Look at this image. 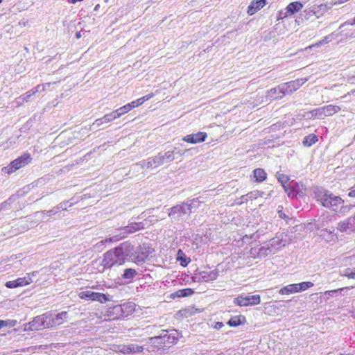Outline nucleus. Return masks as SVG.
Here are the masks:
<instances>
[{
    "label": "nucleus",
    "mask_w": 355,
    "mask_h": 355,
    "mask_svg": "<svg viewBox=\"0 0 355 355\" xmlns=\"http://www.w3.org/2000/svg\"><path fill=\"white\" fill-rule=\"evenodd\" d=\"M132 250L133 246L130 243L123 242L114 249L105 253L102 265L107 268H110L114 265H122L126 257L132 253Z\"/></svg>",
    "instance_id": "f257e3e1"
},
{
    "label": "nucleus",
    "mask_w": 355,
    "mask_h": 355,
    "mask_svg": "<svg viewBox=\"0 0 355 355\" xmlns=\"http://www.w3.org/2000/svg\"><path fill=\"white\" fill-rule=\"evenodd\" d=\"M315 198L323 207L338 214L345 215L349 211V207L344 205V200L329 191L320 190L315 193Z\"/></svg>",
    "instance_id": "f03ea898"
},
{
    "label": "nucleus",
    "mask_w": 355,
    "mask_h": 355,
    "mask_svg": "<svg viewBox=\"0 0 355 355\" xmlns=\"http://www.w3.org/2000/svg\"><path fill=\"white\" fill-rule=\"evenodd\" d=\"M144 228V224L143 222L131 223L127 226L116 229L115 234L113 236L107 238L105 240H101L100 244L117 242L126 238L130 234L135 233V232L143 230Z\"/></svg>",
    "instance_id": "7ed1b4c3"
},
{
    "label": "nucleus",
    "mask_w": 355,
    "mask_h": 355,
    "mask_svg": "<svg viewBox=\"0 0 355 355\" xmlns=\"http://www.w3.org/2000/svg\"><path fill=\"white\" fill-rule=\"evenodd\" d=\"M198 202V199H193L190 203L184 202L177 205L168 209V215L171 219L178 220L184 215L191 213L193 207Z\"/></svg>",
    "instance_id": "20e7f679"
},
{
    "label": "nucleus",
    "mask_w": 355,
    "mask_h": 355,
    "mask_svg": "<svg viewBox=\"0 0 355 355\" xmlns=\"http://www.w3.org/2000/svg\"><path fill=\"white\" fill-rule=\"evenodd\" d=\"M128 308H130V311H132L133 310V304H123L110 307L103 314V316H101L99 318L103 320H114L119 319L121 317H124V309Z\"/></svg>",
    "instance_id": "39448f33"
},
{
    "label": "nucleus",
    "mask_w": 355,
    "mask_h": 355,
    "mask_svg": "<svg viewBox=\"0 0 355 355\" xmlns=\"http://www.w3.org/2000/svg\"><path fill=\"white\" fill-rule=\"evenodd\" d=\"M49 316L50 312L36 316L32 321L24 324V331H38L49 328L48 324V318Z\"/></svg>",
    "instance_id": "423d86ee"
},
{
    "label": "nucleus",
    "mask_w": 355,
    "mask_h": 355,
    "mask_svg": "<svg viewBox=\"0 0 355 355\" xmlns=\"http://www.w3.org/2000/svg\"><path fill=\"white\" fill-rule=\"evenodd\" d=\"M31 161V157L28 154H24L15 159L10 164L1 169L2 173L5 174H11L17 170L25 166Z\"/></svg>",
    "instance_id": "0eeeda50"
},
{
    "label": "nucleus",
    "mask_w": 355,
    "mask_h": 355,
    "mask_svg": "<svg viewBox=\"0 0 355 355\" xmlns=\"http://www.w3.org/2000/svg\"><path fill=\"white\" fill-rule=\"evenodd\" d=\"M284 191L287 193L288 197L294 198L297 196H303L306 188L302 183L291 181L288 183V186H284Z\"/></svg>",
    "instance_id": "6e6552de"
},
{
    "label": "nucleus",
    "mask_w": 355,
    "mask_h": 355,
    "mask_svg": "<svg viewBox=\"0 0 355 355\" xmlns=\"http://www.w3.org/2000/svg\"><path fill=\"white\" fill-rule=\"evenodd\" d=\"M260 302L259 295H239L234 300V304L240 306L257 305Z\"/></svg>",
    "instance_id": "1a4fd4ad"
},
{
    "label": "nucleus",
    "mask_w": 355,
    "mask_h": 355,
    "mask_svg": "<svg viewBox=\"0 0 355 355\" xmlns=\"http://www.w3.org/2000/svg\"><path fill=\"white\" fill-rule=\"evenodd\" d=\"M78 297L82 300L98 301L101 303H105L108 301V298L105 294L92 291H81L78 293Z\"/></svg>",
    "instance_id": "9d476101"
},
{
    "label": "nucleus",
    "mask_w": 355,
    "mask_h": 355,
    "mask_svg": "<svg viewBox=\"0 0 355 355\" xmlns=\"http://www.w3.org/2000/svg\"><path fill=\"white\" fill-rule=\"evenodd\" d=\"M270 248L273 252L275 253L282 248L286 246L290 243V239H287V235L284 233L281 234L279 236L272 239L268 241Z\"/></svg>",
    "instance_id": "9b49d317"
},
{
    "label": "nucleus",
    "mask_w": 355,
    "mask_h": 355,
    "mask_svg": "<svg viewBox=\"0 0 355 355\" xmlns=\"http://www.w3.org/2000/svg\"><path fill=\"white\" fill-rule=\"evenodd\" d=\"M163 164L162 159L161 158V153L157 155L148 157L146 159L141 161L137 163V165L141 166L142 168H155Z\"/></svg>",
    "instance_id": "f8f14e48"
},
{
    "label": "nucleus",
    "mask_w": 355,
    "mask_h": 355,
    "mask_svg": "<svg viewBox=\"0 0 355 355\" xmlns=\"http://www.w3.org/2000/svg\"><path fill=\"white\" fill-rule=\"evenodd\" d=\"M218 276V272L216 270H203L195 273L193 279L197 282H209L215 280Z\"/></svg>",
    "instance_id": "ddd939ff"
},
{
    "label": "nucleus",
    "mask_w": 355,
    "mask_h": 355,
    "mask_svg": "<svg viewBox=\"0 0 355 355\" xmlns=\"http://www.w3.org/2000/svg\"><path fill=\"white\" fill-rule=\"evenodd\" d=\"M307 80V78H300L288 83H285L282 84V89H284V92L286 95L290 94L297 90Z\"/></svg>",
    "instance_id": "4468645a"
},
{
    "label": "nucleus",
    "mask_w": 355,
    "mask_h": 355,
    "mask_svg": "<svg viewBox=\"0 0 355 355\" xmlns=\"http://www.w3.org/2000/svg\"><path fill=\"white\" fill-rule=\"evenodd\" d=\"M67 311H62L55 315L50 312V316L48 318L49 327L52 328L63 324L67 320Z\"/></svg>",
    "instance_id": "2eb2a0df"
},
{
    "label": "nucleus",
    "mask_w": 355,
    "mask_h": 355,
    "mask_svg": "<svg viewBox=\"0 0 355 355\" xmlns=\"http://www.w3.org/2000/svg\"><path fill=\"white\" fill-rule=\"evenodd\" d=\"M164 339L165 338H163L162 334L159 336L148 338V343L149 344V346L148 347V350L149 352H156L163 347L166 346Z\"/></svg>",
    "instance_id": "dca6fc26"
},
{
    "label": "nucleus",
    "mask_w": 355,
    "mask_h": 355,
    "mask_svg": "<svg viewBox=\"0 0 355 355\" xmlns=\"http://www.w3.org/2000/svg\"><path fill=\"white\" fill-rule=\"evenodd\" d=\"M207 137V135L206 132H198L196 134H191L184 136L182 138V141L192 144H196L204 141L206 139Z\"/></svg>",
    "instance_id": "f3484780"
},
{
    "label": "nucleus",
    "mask_w": 355,
    "mask_h": 355,
    "mask_svg": "<svg viewBox=\"0 0 355 355\" xmlns=\"http://www.w3.org/2000/svg\"><path fill=\"white\" fill-rule=\"evenodd\" d=\"M118 350L124 354H134L141 352L144 350V347L136 344H128L127 345L118 346Z\"/></svg>",
    "instance_id": "a211bd4d"
},
{
    "label": "nucleus",
    "mask_w": 355,
    "mask_h": 355,
    "mask_svg": "<svg viewBox=\"0 0 355 355\" xmlns=\"http://www.w3.org/2000/svg\"><path fill=\"white\" fill-rule=\"evenodd\" d=\"M285 93L284 89H282V84L279 86L271 89L270 90L267 92L266 98L269 100H276L279 98H282L284 96H285Z\"/></svg>",
    "instance_id": "6ab92c4d"
},
{
    "label": "nucleus",
    "mask_w": 355,
    "mask_h": 355,
    "mask_svg": "<svg viewBox=\"0 0 355 355\" xmlns=\"http://www.w3.org/2000/svg\"><path fill=\"white\" fill-rule=\"evenodd\" d=\"M164 334H162L163 338L166 343V345H172L177 343L178 340L179 333L176 330H173L170 333L166 331H163Z\"/></svg>",
    "instance_id": "aec40b11"
},
{
    "label": "nucleus",
    "mask_w": 355,
    "mask_h": 355,
    "mask_svg": "<svg viewBox=\"0 0 355 355\" xmlns=\"http://www.w3.org/2000/svg\"><path fill=\"white\" fill-rule=\"evenodd\" d=\"M266 4V0L253 1L249 5L247 12L248 15H252L254 13H256L258 10L261 9Z\"/></svg>",
    "instance_id": "412c9836"
},
{
    "label": "nucleus",
    "mask_w": 355,
    "mask_h": 355,
    "mask_svg": "<svg viewBox=\"0 0 355 355\" xmlns=\"http://www.w3.org/2000/svg\"><path fill=\"white\" fill-rule=\"evenodd\" d=\"M116 119L114 112H112L109 114L104 115L103 117L97 119L92 125L91 127L98 128L105 123H109L113 120Z\"/></svg>",
    "instance_id": "4be33fe9"
},
{
    "label": "nucleus",
    "mask_w": 355,
    "mask_h": 355,
    "mask_svg": "<svg viewBox=\"0 0 355 355\" xmlns=\"http://www.w3.org/2000/svg\"><path fill=\"white\" fill-rule=\"evenodd\" d=\"M37 272L34 271L31 273L26 274V275L24 277L17 278L16 280L17 282V283L18 284V286L19 287L24 286L28 285L31 283H32L33 282L32 277L35 276L37 275Z\"/></svg>",
    "instance_id": "5701e85b"
},
{
    "label": "nucleus",
    "mask_w": 355,
    "mask_h": 355,
    "mask_svg": "<svg viewBox=\"0 0 355 355\" xmlns=\"http://www.w3.org/2000/svg\"><path fill=\"white\" fill-rule=\"evenodd\" d=\"M303 8V4L300 1H293L290 3L286 8L288 15H293L295 13L301 10Z\"/></svg>",
    "instance_id": "b1692460"
},
{
    "label": "nucleus",
    "mask_w": 355,
    "mask_h": 355,
    "mask_svg": "<svg viewBox=\"0 0 355 355\" xmlns=\"http://www.w3.org/2000/svg\"><path fill=\"white\" fill-rule=\"evenodd\" d=\"M324 110L323 107H320L306 112L304 116L309 119L314 118L323 119L325 117Z\"/></svg>",
    "instance_id": "393cba45"
},
{
    "label": "nucleus",
    "mask_w": 355,
    "mask_h": 355,
    "mask_svg": "<svg viewBox=\"0 0 355 355\" xmlns=\"http://www.w3.org/2000/svg\"><path fill=\"white\" fill-rule=\"evenodd\" d=\"M40 87H42V86H36L35 87H34L33 89L28 91L27 92H26L25 94H24L23 95L20 96L18 98H17V103H22L24 102H27L28 101L29 98L35 95L36 93L39 92V88Z\"/></svg>",
    "instance_id": "a878e982"
},
{
    "label": "nucleus",
    "mask_w": 355,
    "mask_h": 355,
    "mask_svg": "<svg viewBox=\"0 0 355 355\" xmlns=\"http://www.w3.org/2000/svg\"><path fill=\"white\" fill-rule=\"evenodd\" d=\"M334 220V216L331 215H322L316 224L317 229H322L325 227L329 223Z\"/></svg>",
    "instance_id": "bb28decb"
},
{
    "label": "nucleus",
    "mask_w": 355,
    "mask_h": 355,
    "mask_svg": "<svg viewBox=\"0 0 355 355\" xmlns=\"http://www.w3.org/2000/svg\"><path fill=\"white\" fill-rule=\"evenodd\" d=\"M258 257L259 258L265 257L270 254H274L272 250L270 248V245L268 243H265L263 245L258 248Z\"/></svg>",
    "instance_id": "cd10ccee"
},
{
    "label": "nucleus",
    "mask_w": 355,
    "mask_h": 355,
    "mask_svg": "<svg viewBox=\"0 0 355 355\" xmlns=\"http://www.w3.org/2000/svg\"><path fill=\"white\" fill-rule=\"evenodd\" d=\"M279 293L283 295L298 293L297 284H292L287 285L284 287H282L279 290Z\"/></svg>",
    "instance_id": "c85d7f7f"
},
{
    "label": "nucleus",
    "mask_w": 355,
    "mask_h": 355,
    "mask_svg": "<svg viewBox=\"0 0 355 355\" xmlns=\"http://www.w3.org/2000/svg\"><path fill=\"white\" fill-rule=\"evenodd\" d=\"M352 228L350 218L340 221L337 225V230L341 232H347Z\"/></svg>",
    "instance_id": "c756f323"
},
{
    "label": "nucleus",
    "mask_w": 355,
    "mask_h": 355,
    "mask_svg": "<svg viewBox=\"0 0 355 355\" xmlns=\"http://www.w3.org/2000/svg\"><path fill=\"white\" fill-rule=\"evenodd\" d=\"M266 173L263 168H256L253 171V176L257 182H261L266 179Z\"/></svg>",
    "instance_id": "7c9ffc66"
},
{
    "label": "nucleus",
    "mask_w": 355,
    "mask_h": 355,
    "mask_svg": "<svg viewBox=\"0 0 355 355\" xmlns=\"http://www.w3.org/2000/svg\"><path fill=\"white\" fill-rule=\"evenodd\" d=\"M325 116H331L335 113L338 112L340 110L339 106L334 105H328L327 106L322 107Z\"/></svg>",
    "instance_id": "2f4dec72"
},
{
    "label": "nucleus",
    "mask_w": 355,
    "mask_h": 355,
    "mask_svg": "<svg viewBox=\"0 0 355 355\" xmlns=\"http://www.w3.org/2000/svg\"><path fill=\"white\" fill-rule=\"evenodd\" d=\"M318 141V137L314 134H311L304 137L303 144L305 146H311Z\"/></svg>",
    "instance_id": "473e14b6"
},
{
    "label": "nucleus",
    "mask_w": 355,
    "mask_h": 355,
    "mask_svg": "<svg viewBox=\"0 0 355 355\" xmlns=\"http://www.w3.org/2000/svg\"><path fill=\"white\" fill-rule=\"evenodd\" d=\"M175 150H168L164 154L161 153V158L164 162H171L174 160Z\"/></svg>",
    "instance_id": "72a5a7b5"
},
{
    "label": "nucleus",
    "mask_w": 355,
    "mask_h": 355,
    "mask_svg": "<svg viewBox=\"0 0 355 355\" xmlns=\"http://www.w3.org/2000/svg\"><path fill=\"white\" fill-rule=\"evenodd\" d=\"M332 36L333 33L330 34L329 35L325 36L322 40H320L319 42H316L314 44H312L306 48L307 49H312L313 47H319L322 44H328L329 42L332 40Z\"/></svg>",
    "instance_id": "f704fd0d"
},
{
    "label": "nucleus",
    "mask_w": 355,
    "mask_h": 355,
    "mask_svg": "<svg viewBox=\"0 0 355 355\" xmlns=\"http://www.w3.org/2000/svg\"><path fill=\"white\" fill-rule=\"evenodd\" d=\"M128 112H130L129 106H127L126 105L113 111V112H114L115 114V116L116 119L119 118L124 114L128 113Z\"/></svg>",
    "instance_id": "c9c22d12"
},
{
    "label": "nucleus",
    "mask_w": 355,
    "mask_h": 355,
    "mask_svg": "<svg viewBox=\"0 0 355 355\" xmlns=\"http://www.w3.org/2000/svg\"><path fill=\"white\" fill-rule=\"evenodd\" d=\"M296 284L297 286L298 292L304 291L308 288L313 286V284L311 282H304Z\"/></svg>",
    "instance_id": "e433bc0d"
},
{
    "label": "nucleus",
    "mask_w": 355,
    "mask_h": 355,
    "mask_svg": "<svg viewBox=\"0 0 355 355\" xmlns=\"http://www.w3.org/2000/svg\"><path fill=\"white\" fill-rule=\"evenodd\" d=\"M137 274V271L132 268H127L124 270L123 277L124 279H132Z\"/></svg>",
    "instance_id": "4c0bfd02"
},
{
    "label": "nucleus",
    "mask_w": 355,
    "mask_h": 355,
    "mask_svg": "<svg viewBox=\"0 0 355 355\" xmlns=\"http://www.w3.org/2000/svg\"><path fill=\"white\" fill-rule=\"evenodd\" d=\"M17 322L15 320H0V329L4 327H13L17 324Z\"/></svg>",
    "instance_id": "58836bf2"
},
{
    "label": "nucleus",
    "mask_w": 355,
    "mask_h": 355,
    "mask_svg": "<svg viewBox=\"0 0 355 355\" xmlns=\"http://www.w3.org/2000/svg\"><path fill=\"white\" fill-rule=\"evenodd\" d=\"M277 178L278 181L282 184L284 188V186H288L287 183L289 181V178L288 177V175L282 173H277Z\"/></svg>",
    "instance_id": "ea45409f"
},
{
    "label": "nucleus",
    "mask_w": 355,
    "mask_h": 355,
    "mask_svg": "<svg viewBox=\"0 0 355 355\" xmlns=\"http://www.w3.org/2000/svg\"><path fill=\"white\" fill-rule=\"evenodd\" d=\"M154 94L153 93L148 94L141 98H139L137 100H135L136 105L138 106L142 105L145 101L150 100L151 98H153Z\"/></svg>",
    "instance_id": "a19ab883"
},
{
    "label": "nucleus",
    "mask_w": 355,
    "mask_h": 355,
    "mask_svg": "<svg viewBox=\"0 0 355 355\" xmlns=\"http://www.w3.org/2000/svg\"><path fill=\"white\" fill-rule=\"evenodd\" d=\"M343 275L349 279H355V268H346L344 270Z\"/></svg>",
    "instance_id": "79ce46f5"
},
{
    "label": "nucleus",
    "mask_w": 355,
    "mask_h": 355,
    "mask_svg": "<svg viewBox=\"0 0 355 355\" xmlns=\"http://www.w3.org/2000/svg\"><path fill=\"white\" fill-rule=\"evenodd\" d=\"M334 5V3L331 2L329 4L322 3V4H320V5H317V6H318V8L320 9L321 13H322L324 15L327 11L330 10Z\"/></svg>",
    "instance_id": "37998d69"
},
{
    "label": "nucleus",
    "mask_w": 355,
    "mask_h": 355,
    "mask_svg": "<svg viewBox=\"0 0 355 355\" xmlns=\"http://www.w3.org/2000/svg\"><path fill=\"white\" fill-rule=\"evenodd\" d=\"M193 293V291L191 288H186L182 290H179L177 291L176 295L178 297H185L190 295Z\"/></svg>",
    "instance_id": "c03bdc74"
},
{
    "label": "nucleus",
    "mask_w": 355,
    "mask_h": 355,
    "mask_svg": "<svg viewBox=\"0 0 355 355\" xmlns=\"http://www.w3.org/2000/svg\"><path fill=\"white\" fill-rule=\"evenodd\" d=\"M227 323L230 326L237 327L241 323V318L240 316L233 317L228 321Z\"/></svg>",
    "instance_id": "a18cd8bd"
},
{
    "label": "nucleus",
    "mask_w": 355,
    "mask_h": 355,
    "mask_svg": "<svg viewBox=\"0 0 355 355\" xmlns=\"http://www.w3.org/2000/svg\"><path fill=\"white\" fill-rule=\"evenodd\" d=\"M302 16L305 19H309L311 17L314 16V14L312 11V7L311 6L309 8L303 10V12H302Z\"/></svg>",
    "instance_id": "49530a36"
},
{
    "label": "nucleus",
    "mask_w": 355,
    "mask_h": 355,
    "mask_svg": "<svg viewBox=\"0 0 355 355\" xmlns=\"http://www.w3.org/2000/svg\"><path fill=\"white\" fill-rule=\"evenodd\" d=\"M72 203L68 205V202H63L60 203L55 208L57 212H59L60 210H66L67 207H71Z\"/></svg>",
    "instance_id": "de8ad7c7"
},
{
    "label": "nucleus",
    "mask_w": 355,
    "mask_h": 355,
    "mask_svg": "<svg viewBox=\"0 0 355 355\" xmlns=\"http://www.w3.org/2000/svg\"><path fill=\"white\" fill-rule=\"evenodd\" d=\"M349 288H350L349 287H344V288H338V289H336V290L328 291H326L324 293V294L329 297H332L333 295L336 293L341 292L344 290H347V289H349Z\"/></svg>",
    "instance_id": "09e8293b"
},
{
    "label": "nucleus",
    "mask_w": 355,
    "mask_h": 355,
    "mask_svg": "<svg viewBox=\"0 0 355 355\" xmlns=\"http://www.w3.org/2000/svg\"><path fill=\"white\" fill-rule=\"evenodd\" d=\"M311 7H312V11L314 14V16H315L316 18H319L322 15H323V14L321 13L320 9L318 8L317 5H313Z\"/></svg>",
    "instance_id": "8fccbe9b"
},
{
    "label": "nucleus",
    "mask_w": 355,
    "mask_h": 355,
    "mask_svg": "<svg viewBox=\"0 0 355 355\" xmlns=\"http://www.w3.org/2000/svg\"><path fill=\"white\" fill-rule=\"evenodd\" d=\"M17 280L8 281L6 283V286L8 288H15L19 287Z\"/></svg>",
    "instance_id": "3c124183"
},
{
    "label": "nucleus",
    "mask_w": 355,
    "mask_h": 355,
    "mask_svg": "<svg viewBox=\"0 0 355 355\" xmlns=\"http://www.w3.org/2000/svg\"><path fill=\"white\" fill-rule=\"evenodd\" d=\"M258 248H251V250H250V255L251 257L252 258H259V257H258Z\"/></svg>",
    "instance_id": "603ef678"
},
{
    "label": "nucleus",
    "mask_w": 355,
    "mask_h": 355,
    "mask_svg": "<svg viewBox=\"0 0 355 355\" xmlns=\"http://www.w3.org/2000/svg\"><path fill=\"white\" fill-rule=\"evenodd\" d=\"M288 15V14L287 11L284 12V11L281 10L278 13L277 19L278 20L282 19L286 17Z\"/></svg>",
    "instance_id": "864d4df0"
},
{
    "label": "nucleus",
    "mask_w": 355,
    "mask_h": 355,
    "mask_svg": "<svg viewBox=\"0 0 355 355\" xmlns=\"http://www.w3.org/2000/svg\"><path fill=\"white\" fill-rule=\"evenodd\" d=\"M258 193L259 192L258 191H254V192H250L248 194V200H252L253 199H256L258 196Z\"/></svg>",
    "instance_id": "5fc2aeb1"
},
{
    "label": "nucleus",
    "mask_w": 355,
    "mask_h": 355,
    "mask_svg": "<svg viewBox=\"0 0 355 355\" xmlns=\"http://www.w3.org/2000/svg\"><path fill=\"white\" fill-rule=\"evenodd\" d=\"M178 259L180 261V264L182 266H186L190 260H187V258L186 257H180L178 258Z\"/></svg>",
    "instance_id": "6e6d98bb"
},
{
    "label": "nucleus",
    "mask_w": 355,
    "mask_h": 355,
    "mask_svg": "<svg viewBox=\"0 0 355 355\" xmlns=\"http://www.w3.org/2000/svg\"><path fill=\"white\" fill-rule=\"evenodd\" d=\"M347 195L350 198H355V185L349 189Z\"/></svg>",
    "instance_id": "4d7b16f0"
},
{
    "label": "nucleus",
    "mask_w": 355,
    "mask_h": 355,
    "mask_svg": "<svg viewBox=\"0 0 355 355\" xmlns=\"http://www.w3.org/2000/svg\"><path fill=\"white\" fill-rule=\"evenodd\" d=\"M127 106H129L130 111L132 110L133 108L137 107V105H136L135 101H132L130 103L126 104Z\"/></svg>",
    "instance_id": "13d9d810"
},
{
    "label": "nucleus",
    "mask_w": 355,
    "mask_h": 355,
    "mask_svg": "<svg viewBox=\"0 0 355 355\" xmlns=\"http://www.w3.org/2000/svg\"><path fill=\"white\" fill-rule=\"evenodd\" d=\"M50 85H51L50 83H46V84H43V85H38L37 86H42V87H40L39 88V92L44 91L46 89V87H49Z\"/></svg>",
    "instance_id": "bf43d9fd"
},
{
    "label": "nucleus",
    "mask_w": 355,
    "mask_h": 355,
    "mask_svg": "<svg viewBox=\"0 0 355 355\" xmlns=\"http://www.w3.org/2000/svg\"><path fill=\"white\" fill-rule=\"evenodd\" d=\"M224 326L223 323L221 322H217L215 323L214 329H220Z\"/></svg>",
    "instance_id": "052dcab7"
},
{
    "label": "nucleus",
    "mask_w": 355,
    "mask_h": 355,
    "mask_svg": "<svg viewBox=\"0 0 355 355\" xmlns=\"http://www.w3.org/2000/svg\"><path fill=\"white\" fill-rule=\"evenodd\" d=\"M57 211L56 209H51V210H49V211H46V214L49 216H51L53 215H55V214H57Z\"/></svg>",
    "instance_id": "680f3d73"
},
{
    "label": "nucleus",
    "mask_w": 355,
    "mask_h": 355,
    "mask_svg": "<svg viewBox=\"0 0 355 355\" xmlns=\"http://www.w3.org/2000/svg\"><path fill=\"white\" fill-rule=\"evenodd\" d=\"M240 200H243V202H247V201H248V194L243 195V196L240 198Z\"/></svg>",
    "instance_id": "e2e57ef3"
},
{
    "label": "nucleus",
    "mask_w": 355,
    "mask_h": 355,
    "mask_svg": "<svg viewBox=\"0 0 355 355\" xmlns=\"http://www.w3.org/2000/svg\"><path fill=\"white\" fill-rule=\"evenodd\" d=\"M135 309L133 308V310L132 311H130V308H128L126 309H124V311H125V315H128L129 313H131L134 311Z\"/></svg>",
    "instance_id": "0e129e2a"
},
{
    "label": "nucleus",
    "mask_w": 355,
    "mask_h": 355,
    "mask_svg": "<svg viewBox=\"0 0 355 355\" xmlns=\"http://www.w3.org/2000/svg\"><path fill=\"white\" fill-rule=\"evenodd\" d=\"M8 202L6 201V202H3V203H1L0 205V211L2 210V209H4L7 205Z\"/></svg>",
    "instance_id": "69168bd1"
},
{
    "label": "nucleus",
    "mask_w": 355,
    "mask_h": 355,
    "mask_svg": "<svg viewBox=\"0 0 355 355\" xmlns=\"http://www.w3.org/2000/svg\"><path fill=\"white\" fill-rule=\"evenodd\" d=\"M235 203L238 205H241L242 203H243V200H241L240 198L239 199H237L235 202Z\"/></svg>",
    "instance_id": "338daca9"
},
{
    "label": "nucleus",
    "mask_w": 355,
    "mask_h": 355,
    "mask_svg": "<svg viewBox=\"0 0 355 355\" xmlns=\"http://www.w3.org/2000/svg\"><path fill=\"white\" fill-rule=\"evenodd\" d=\"M278 213H279V217H281V218H284L286 217V215H285L284 213H282V211H279V212H278Z\"/></svg>",
    "instance_id": "774afa93"
}]
</instances>
